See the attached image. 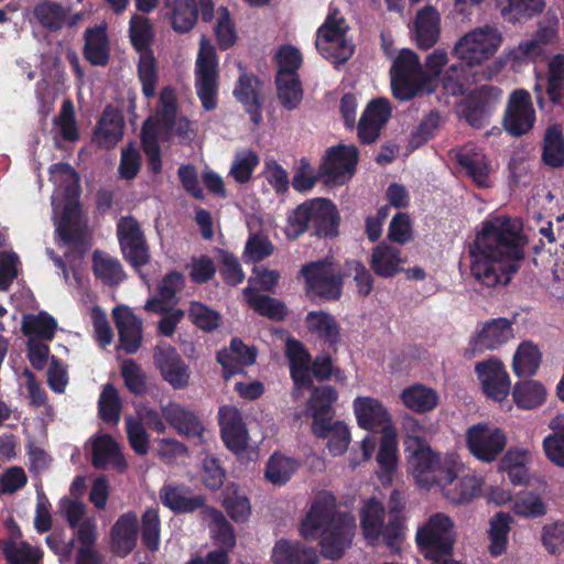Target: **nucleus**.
Returning a JSON list of instances; mask_svg holds the SVG:
<instances>
[{
    "instance_id": "nucleus-58",
    "label": "nucleus",
    "mask_w": 564,
    "mask_h": 564,
    "mask_svg": "<svg viewBox=\"0 0 564 564\" xmlns=\"http://www.w3.org/2000/svg\"><path fill=\"white\" fill-rule=\"evenodd\" d=\"M260 163L259 155L252 150H242L236 153L230 170L229 175L240 184L248 183L254 170Z\"/></svg>"
},
{
    "instance_id": "nucleus-5",
    "label": "nucleus",
    "mask_w": 564,
    "mask_h": 564,
    "mask_svg": "<svg viewBox=\"0 0 564 564\" xmlns=\"http://www.w3.org/2000/svg\"><path fill=\"white\" fill-rule=\"evenodd\" d=\"M315 46L318 53L333 64L346 63L354 54L349 26L337 11L328 14L317 29Z\"/></svg>"
},
{
    "instance_id": "nucleus-51",
    "label": "nucleus",
    "mask_w": 564,
    "mask_h": 564,
    "mask_svg": "<svg viewBox=\"0 0 564 564\" xmlns=\"http://www.w3.org/2000/svg\"><path fill=\"white\" fill-rule=\"evenodd\" d=\"M204 520L208 523L213 538L225 549L232 550L236 545V536L224 514L214 509L203 510Z\"/></svg>"
},
{
    "instance_id": "nucleus-48",
    "label": "nucleus",
    "mask_w": 564,
    "mask_h": 564,
    "mask_svg": "<svg viewBox=\"0 0 564 564\" xmlns=\"http://www.w3.org/2000/svg\"><path fill=\"white\" fill-rule=\"evenodd\" d=\"M541 362V352L532 341L521 343L513 355L512 370L518 377L535 373Z\"/></svg>"
},
{
    "instance_id": "nucleus-36",
    "label": "nucleus",
    "mask_w": 564,
    "mask_h": 564,
    "mask_svg": "<svg viewBox=\"0 0 564 564\" xmlns=\"http://www.w3.org/2000/svg\"><path fill=\"white\" fill-rule=\"evenodd\" d=\"M405 262L400 249L387 243H379L372 249L370 267L381 278H392L402 271Z\"/></svg>"
},
{
    "instance_id": "nucleus-39",
    "label": "nucleus",
    "mask_w": 564,
    "mask_h": 564,
    "mask_svg": "<svg viewBox=\"0 0 564 564\" xmlns=\"http://www.w3.org/2000/svg\"><path fill=\"white\" fill-rule=\"evenodd\" d=\"M107 24L102 23L85 31L84 54L93 65L104 66L109 59Z\"/></svg>"
},
{
    "instance_id": "nucleus-44",
    "label": "nucleus",
    "mask_w": 564,
    "mask_h": 564,
    "mask_svg": "<svg viewBox=\"0 0 564 564\" xmlns=\"http://www.w3.org/2000/svg\"><path fill=\"white\" fill-rule=\"evenodd\" d=\"M511 511L514 516L524 519H536L547 512V505L543 497L533 490H521L513 496Z\"/></svg>"
},
{
    "instance_id": "nucleus-3",
    "label": "nucleus",
    "mask_w": 564,
    "mask_h": 564,
    "mask_svg": "<svg viewBox=\"0 0 564 564\" xmlns=\"http://www.w3.org/2000/svg\"><path fill=\"white\" fill-rule=\"evenodd\" d=\"M421 429L414 419L406 420L405 430L409 432L404 442L406 468L417 487L431 490L437 488L443 479H449L459 466V456L455 453L442 455L433 451L427 442L415 434Z\"/></svg>"
},
{
    "instance_id": "nucleus-63",
    "label": "nucleus",
    "mask_w": 564,
    "mask_h": 564,
    "mask_svg": "<svg viewBox=\"0 0 564 564\" xmlns=\"http://www.w3.org/2000/svg\"><path fill=\"white\" fill-rule=\"evenodd\" d=\"M214 32L220 48L227 50L236 43L237 33L228 9L221 7L217 10Z\"/></svg>"
},
{
    "instance_id": "nucleus-60",
    "label": "nucleus",
    "mask_w": 564,
    "mask_h": 564,
    "mask_svg": "<svg viewBox=\"0 0 564 564\" xmlns=\"http://www.w3.org/2000/svg\"><path fill=\"white\" fill-rule=\"evenodd\" d=\"M544 8V0H509L501 8V14L507 21L517 22L541 13Z\"/></svg>"
},
{
    "instance_id": "nucleus-8",
    "label": "nucleus",
    "mask_w": 564,
    "mask_h": 564,
    "mask_svg": "<svg viewBox=\"0 0 564 564\" xmlns=\"http://www.w3.org/2000/svg\"><path fill=\"white\" fill-rule=\"evenodd\" d=\"M415 540L426 558L449 555L455 540L454 522L443 512L433 513L419 525Z\"/></svg>"
},
{
    "instance_id": "nucleus-54",
    "label": "nucleus",
    "mask_w": 564,
    "mask_h": 564,
    "mask_svg": "<svg viewBox=\"0 0 564 564\" xmlns=\"http://www.w3.org/2000/svg\"><path fill=\"white\" fill-rule=\"evenodd\" d=\"M543 160L553 167L564 164V138L560 124H552L545 131Z\"/></svg>"
},
{
    "instance_id": "nucleus-32",
    "label": "nucleus",
    "mask_w": 564,
    "mask_h": 564,
    "mask_svg": "<svg viewBox=\"0 0 564 564\" xmlns=\"http://www.w3.org/2000/svg\"><path fill=\"white\" fill-rule=\"evenodd\" d=\"M139 520L134 512H126L119 517L111 529L113 551L121 556L129 554L137 544Z\"/></svg>"
},
{
    "instance_id": "nucleus-37",
    "label": "nucleus",
    "mask_w": 564,
    "mask_h": 564,
    "mask_svg": "<svg viewBox=\"0 0 564 564\" xmlns=\"http://www.w3.org/2000/svg\"><path fill=\"white\" fill-rule=\"evenodd\" d=\"M235 64L238 67L240 75L234 89V96L238 101L247 107V111L251 115L252 121L254 123H259L261 115L258 110L262 105V99L257 90V82L246 73L240 62L235 61Z\"/></svg>"
},
{
    "instance_id": "nucleus-62",
    "label": "nucleus",
    "mask_w": 564,
    "mask_h": 564,
    "mask_svg": "<svg viewBox=\"0 0 564 564\" xmlns=\"http://www.w3.org/2000/svg\"><path fill=\"white\" fill-rule=\"evenodd\" d=\"M377 460L387 474L395 468L398 463V434L395 429H388L382 433Z\"/></svg>"
},
{
    "instance_id": "nucleus-41",
    "label": "nucleus",
    "mask_w": 564,
    "mask_h": 564,
    "mask_svg": "<svg viewBox=\"0 0 564 564\" xmlns=\"http://www.w3.org/2000/svg\"><path fill=\"white\" fill-rule=\"evenodd\" d=\"M162 503L175 512H192L205 507L202 496H193L185 487L165 485L160 490Z\"/></svg>"
},
{
    "instance_id": "nucleus-46",
    "label": "nucleus",
    "mask_w": 564,
    "mask_h": 564,
    "mask_svg": "<svg viewBox=\"0 0 564 564\" xmlns=\"http://www.w3.org/2000/svg\"><path fill=\"white\" fill-rule=\"evenodd\" d=\"M299 467L300 463L296 459L274 453L267 462L264 477L270 484L282 486L292 478Z\"/></svg>"
},
{
    "instance_id": "nucleus-19",
    "label": "nucleus",
    "mask_w": 564,
    "mask_h": 564,
    "mask_svg": "<svg viewBox=\"0 0 564 564\" xmlns=\"http://www.w3.org/2000/svg\"><path fill=\"white\" fill-rule=\"evenodd\" d=\"M352 409L359 427L367 431H381L395 429L392 415L381 400L362 395L352 402Z\"/></svg>"
},
{
    "instance_id": "nucleus-10",
    "label": "nucleus",
    "mask_w": 564,
    "mask_h": 564,
    "mask_svg": "<svg viewBox=\"0 0 564 564\" xmlns=\"http://www.w3.org/2000/svg\"><path fill=\"white\" fill-rule=\"evenodd\" d=\"M465 446L481 463L495 462L508 445L507 432L496 423L484 421L469 425L464 434Z\"/></svg>"
},
{
    "instance_id": "nucleus-27",
    "label": "nucleus",
    "mask_w": 564,
    "mask_h": 564,
    "mask_svg": "<svg viewBox=\"0 0 564 564\" xmlns=\"http://www.w3.org/2000/svg\"><path fill=\"white\" fill-rule=\"evenodd\" d=\"M390 115L391 109L387 99L379 98L369 102L358 124L359 139L364 143L373 142Z\"/></svg>"
},
{
    "instance_id": "nucleus-55",
    "label": "nucleus",
    "mask_w": 564,
    "mask_h": 564,
    "mask_svg": "<svg viewBox=\"0 0 564 564\" xmlns=\"http://www.w3.org/2000/svg\"><path fill=\"white\" fill-rule=\"evenodd\" d=\"M448 63L447 52L442 48L434 50L425 58L423 79V91L433 93L438 86V79L442 76L443 68Z\"/></svg>"
},
{
    "instance_id": "nucleus-43",
    "label": "nucleus",
    "mask_w": 564,
    "mask_h": 564,
    "mask_svg": "<svg viewBox=\"0 0 564 564\" xmlns=\"http://www.w3.org/2000/svg\"><path fill=\"white\" fill-rule=\"evenodd\" d=\"M184 278L178 272L167 274L159 289L158 296L149 300L144 308L148 312L160 313L175 304V294L183 288Z\"/></svg>"
},
{
    "instance_id": "nucleus-56",
    "label": "nucleus",
    "mask_w": 564,
    "mask_h": 564,
    "mask_svg": "<svg viewBox=\"0 0 564 564\" xmlns=\"http://www.w3.org/2000/svg\"><path fill=\"white\" fill-rule=\"evenodd\" d=\"M514 402L523 409H534L546 400V389L538 381H522L514 386Z\"/></svg>"
},
{
    "instance_id": "nucleus-42",
    "label": "nucleus",
    "mask_w": 564,
    "mask_h": 564,
    "mask_svg": "<svg viewBox=\"0 0 564 564\" xmlns=\"http://www.w3.org/2000/svg\"><path fill=\"white\" fill-rule=\"evenodd\" d=\"M400 399L406 409L416 413H426L434 410L440 401V397L434 389L421 383L403 389Z\"/></svg>"
},
{
    "instance_id": "nucleus-34",
    "label": "nucleus",
    "mask_w": 564,
    "mask_h": 564,
    "mask_svg": "<svg viewBox=\"0 0 564 564\" xmlns=\"http://www.w3.org/2000/svg\"><path fill=\"white\" fill-rule=\"evenodd\" d=\"M413 30L420 48L432 47L440 37V13L431 6L424 7L416 13Z\"/></svg>"
},
{
    "instance_id": "nucleus-64",
    "label": "nucleus",
    "mask_w": 564,
    "mask_h": 564,
    "mask_svg": "<svg viewBox=\"0 0 564 564\" xmlns=\"http://www.w3.org/2000/svg\"><path fill=\"white\" fill-rule=\"evenodd\" d=\"M7 558L13 564L39 563L43 556L39 547L23 541L9 542L4 547Z\"/></svg>"
},
{
    "instance_id": "nucleus-22",
    "label": "nucleus",
    "mask_w": 564,
    "mask_h": 564,
    "mask_svg": "<svg viewBox=\"0 0 564 564\" xmlns=\"http://www.w3.org/2000/svg\"><path fill=\"white\" fill-rule=\"evenodd\" d=\"M556 39V31L553 26L541 29L533 37L523 40L518 46L507 53V59L513 68L520 67L527 62H536L546 54V46Z\"/></svg>"
},
{
    "instance_id": "nucleus-29",
    "label": "nucleus",
    "mask_w": 564,
    "mask_h": 564,
    "mask_svg": "<svg viewBox=\"0 0 564 564\" xmlns=\"http://www.w3.org/2000/svg\"><path fill=\"white\" fill-rule=\"evenodd\" d=\"M458 164L466 171L467 175L480 187L490 186V173L492 166L486 155L475 145H465L456 152Z\"/></svg>"
},
{
    "instance_id": "nucleus-38",
    "label": "nucleus",
    "mask_w": 564,
    "mask_h": 564,
    "mask_svg": "<svg viewBox=\"0 0 564 564\" xmlns=\"http://www.w3.org/2000/svg\"><path fill=\"white\" fill-rule=\"evenodd\" d=\"M123 135V119L121 113L107 108L95 130L94 141L102 148H113Z\"/></svg>"
},
{
    "instance_id": "nucleus-28",
    "label": "nucleus",
    "mask_w": 564,
    "mask_h": 564,
    "mask_svg": "<svg viewBox=\"0 0 564 564\" xmlns=\"http://www.w3.org/2000/svg\"><path fill=\"white\" fill-rule=\"evenodd\" d=\"M286 357L295 386L293 397L297 399L301 397L300 390L311 384V357L302 344L294 339L286 341Z\"/></svg>"
},
{
    "instance_id": "nucleus-40",
    "label": "nucleus",
    "mask_w": 564,
    "mask_h": 564,
    "mask_svg": "<svg viewBox=\"0 0 564 564\" xmlns=\"http://www.w3.org/2000/svg\"><path fill=\"white\" fill-rule=\"evenodd\" d=\"M271 560L273 564H314L316 554L297 541L281 539L272 549Z\"/></svg>"
},
{
    "instance_id": "nucleus-31",
    "label": "nucleus",
    "mask_w": 564,
    "mask_h": 564,
    "mask_svg": "<svg viewBox=\"0 0 564 564\" xmlns=\"http://www.w3.org/2000/svg\"><path fill=\"white\" fill-rule=\"evenodd\" d=\"M91 442V463L96 468L111 467L118 471H123L127 463L120 452L117 442L107 434H102L90 440Z\"/></svg>"
},
{
    "instance_id": "nucleus-57",
    "label": "nucleus",
    "mask_w": 564,
    "mask_h": 564,
    "mask_svg": "<svg viewBox=\"0 0 564 564\" xmlns=\"http://www.w3.org/2000/svg\"><path fill=\"white\" fill-rule=\"evenodd\" d=\"M57 328L56 321L45 312L36 315L30 314L23 317L22 330L28 336L51 340Z\"/></svg>"
},
{
    "instance_id": "nucleus-1",
    "label": "nucleus",
    "mask_w": 564,
    "mask_h": 564,
    "mask_svg": "<svg viewBox=\"0 0 564 564\" xmlns=\"http://www.w3.org/2000/svg\"><path fill=\"white\" fill-rule=\"evenodd\" d=\"M525 240L518 218L498 216L486 221L470 249L473 276L489 289L507 285L518 270Z\"/></svg>"
},
{
    "instance_id": "nucleus-21",
    "label": "nucleus",
    "mask_w": 564,
    "mask_h": 564,
    "mask_svg": "<svg viewBox=\"0 0 564 564\" xmlns=\"http://www.w3.org/2000/svg\"><path fill=\"white\" fill-rule=\"evenodd\" d=\"M154 364L162 378L174 389L188 387L191 371L175 348L167 344L159 345L154 350Z\"/></svg>"
},
{
    "instance_id": "nucleus-47",
    "label": "nucleus",
    "mask_w": 564,
    "mask_h": 564,
    "mask_svg": "<svg viewBox=\"0 0 564 564\" xmlns=\"http://www.w3.org/2000/svg\"><path fill=\"white\" fill-rule=\"evenodd\" d=\"M275 82L280 104L288 110L296 109L303 99V89L297 75L278 73Z\"/></svg>"
},
{
    "instance_id": "nucleus-61",
    "label": "nucleus",
    "mask_w": 564,
    "mask_h": 564,
    "mask_svg": "<svg viewBox=\"0 0 564 564\" xmlns=\"http://www.w3.org/2000/svg\"><path fill=\"white\" fill-rule=\"evenodd\" d=\"M307 327L317 336L329 344H335L339 338V328L336 321L324 312H311L306 317Z\"/></svg>"
},
{
    "instance_id": "nucleus-9",
    "label": "nucleus",
    "mask_w": 564,
    "mask_h": 564,
    "mask_svg": "<svg viewBox=\"0 0 564 564\" xmlns=\"http://www.w3.org/2000/svg\"><path fill=\"white\" fill-rule=\"evenodd\" d=\"M384 508L382 503L371 498L360 510V523L366 540L377 545L382 541L391 552H398L403 540V530L398 520H391L383 525Z\"/></svg>"
},
{
    "instance_id": "nucleus-7",
    "label": "nucleus",
    "mask_w": 564,
    "mask_h": 564,
    "mask_svg": "<svg viewBox=\"0 0 564 564\" xmlns=\"http://www.w3.org/2000/svg\"><path fill=\"white\" fill-rule=\"evenodd\" d=\"M502 41V34L497 28H476L455 43L453 55L468 66L481 65L497 53Z\"/></svg>"
},
{
    "instance_id": "nucleus-11",
    "label": "nucleus",
    "mask_w": 564,
    "mask_h": 564,
    "mask_svg": "<svg viewBox=\"0 0 564 564\" xmlns=\"http://www.w3.org/2000/svg\"><path fill=\"white\" fill-rule=\"evenodd\" d=\"M194 79L196 94L204 109H215L218 94V57L215 46L206 36H202L199 41Z\"/></svg>"
},
{
    "instance_id": "nucleus-35",
    "label": "nucleus",
    "mask_w": 564,
    "mask_h": 564,
    "mask_svg": "<svg viewBox=\"0 0 564 564\" xmlns=\"http://www.w3.org/2000/svg\"><path fill=\"white\" fill-rule=\"evenodd\" d=\"M256 357L257 351L253 347H248L240 339L235 338L229 348L218 352L217 360L224 368L225 379L228 380L241 367L252 365Z\"/></svg>"
},
{
    "instance_id": "nucleus-18",
    "label": "nucleus",
    "mask_w": 564,
    "mask_h": 564,
    "mask_svg": "<svg viewBox=\"0 0 564 564\" xmlns=\"http://www.w3.org/2000/svg\"><path fill=\"white\" fill-rule=\"evenodd\" d=\"M475 373L485 395L494 401H503L510 391L511 381L502 361L490 357L475 365Z\"/></svg>"
},
{
    "instance_id": "nucleus-17",
    "label": "nucleus",
    "mask_w": 564,
    "mask_h": 564,
    "mask_svg": "<svg viewBox=\"0 0 564 564\" xmlns=\"http://www.w3.org/2000/svg\"><path fill=\"white\" fill-rule=\"evenodd\" d=\"M535 110L531 95L524 89H516L508 99L503 116V128L514 137L528 133L534 126Z\"/></svg>"
},
{
    "instance_id": "nucleus-26",
    "label": "nucleus",
    "mask_w": 564,
    "mask_h": 564,
    "mask_svg": "<svg viewBox=\"0 0 564 564\" xmlns=\"http://www.w3.org/2000/svg\"><path fill=\"white\" fill-rule=\"evenodd\" d=\"M113 318L119 333L120 347L132 354L138 350L142 339V322L128 306L113 310Z\"/></svg>"
},
{
    "instance_id": "nucleus-13",
    "label": "nucleus",
    "mask_w": 564,
    "mask_h": 564,
    "mask_svg": "<svg viewBox=\"0 0 564 564\" xmlns=\"http://www.w3.org/2000/svg\"><path fill=\"white\" fill-rule=\"evenodd\" d=\"M391 89L399 100H409L423 91V69L419 56L411 50H402L391 67Z\"/></svg>"
},
{
    "instance_id": "nucleus-24",
    "label": "nucleus",
    "mask_w": 564,
    "mask_h": 564,
    "mask_svg": "<svg viewBox=\"0 0 564 564\" xmlns=\"http://www.w3.org/2000/svg\"><path fill=\"white\" fill-rule=\"evenodd\" d=\"M219 425L221 437L228 449L239 454L248 446V431L240 411L232 405H224L219 409Z\"/></svg>"
},
{
    "instance_id": "nucleus-16",
    "label": "nucleus",
    "mask_w": 564,
    "mask_h": 564,
    "mask_svg": "<svg viewBox=\"0 0 564 564\" xmlns=\"http://www.w3.org/2000/svg\"><path fill=\"white\" fill-rule=\"evenodd\" d=\"M357 150L352 145H341L327 150L319 165V174L328 185L345 184L355 173Z\"/></svg>"
},
{
    "instance_id": "nucleus-23",
    "label": "nucleus",
    "mask_w": 564,
    "mask_h": 564,
    "mask_svg": "<svg viewBox=\"0 0 564 564\" xmlns=\"http://www.w3.org/2000/svg\"><path fill=\"white\" fill-rule=\"evenodd\" d=\"M464 471V463L459 459V466L451 475L449 479H443L437 489L454 505L465 503L477 496L481 479L476 475H460Z\"/></svg>"
},
{
    "instance_id": "nucleus-33",
    "label": "nucleus",
    "mask_w": 564,
    "mask_h": 564,
    "mask_svg": "<svg viewBox=\"0 0 564 564\" xmlns=\"http://www.w3.org/2000/svg\"><path fill=\"white\" fill-rule=\"evenodd\" d=\"M304 204L310 226L314 227L318 235H332L339 219L335 205L326 198L308 199Z\"/></svg>"
},
{
    "instance_id": "nucleus-53",
    "label": "nucleus",
    "mask_w": 564,
    "mask_h": 564,
    "mask_svg": "<svg viewBox=\"0 0 564 564\" xmlns=\"http://www.w3.org/2000/svg\"><path fill=\"white\" fill-rule=\"evenodd\" d=\"M93 260L95 275L104 283L118 284L124 280L126 274L118 259L96 250Z\"/></svg>"
},
{
    "instance_id": "nucleus-59",
    "label": "nucleus",
    "mask_w": 564,
    "mask_h": 564,
    "mask_svg": "<svg viewBox=\"0 0 564 564\" xmlns=\"http://www.w3.org/2000/svg\"><path fill=\"white\" fill-rule=\"evenodd\" d=\"M224 506L235 522H245L251 514V506L247 496L237 487L226 489Z\"/></svg>"
},
{
    "instance_id": "nucleus-2",
    "label": "nucleus",
    "mask_w": 564,
    "mask_h": 564,
    "mask_svg": "<svg viewBox=\"0 0 564 564\" xmlns=\"http://www.w3.org/2000/svg\"><path fill=\"white\" fill-rule=\"evenodd\" d=\"M355 530V517L337 511L336 498L330 492L315 497L300 524V534L317 540L322 554L330 560L343 556L351 545Z\"/></svg>"
},
{
    "instance_id": "nucleus-49",
    "label": "nucleus",
    "mask_w": 564,
    "mask_h": 564,
    "mask_svg": "<svg viewBox=\"0 0 564 564\" xmlns=\"http://www.w3.org/2000/svg\"><path fill=\"white\" fill-rule=\"evenodd\" d=\"M243 297L252 310L270 319L281 321L286 316L288 311L285 305L276 299L260 295L251 288L243 290Z\"/></svg>"
},
{
    "instance_id": "nucleus-15",
    "label": "nucleus",
    "mask_w": 564,
    "mask_h": 564,
    "mask_svg": "<svg viewBox=\"0 0 564 564\" xmlns=\"http://www.w3.org/2000/svg\"><path fill=\"white\" fill-rule=\"evenodd\" d=\"M301 274L311 296L336 300L341 293L339 269L329 259L318 260L302 267Z\"/></svg>"
},
{
    "instance_id": "nucleus-4",
    "label": "nucleus",
    "mask_w": 564,
    "mask_h": 564,
    "mask_svg": "<svg viewBox=\"0 0 564 564\" xmlns=\"http://www.w3.org/2000/svg\"><path fill=\"white\" fill-rule=\"evenodd\" d=\"M50 180L55 186L52 206L56 232L65 242L76 241L84 234L78 205L79 177L69 164L57 163L50 169Z\"/></svg>"
},
{
    "instance_id": "nucleus-14",
    "label": "nucleus",
    "mask_w": 564,
    "mask_h": 564,
    "mask_svg": "<svg viewBox=\"0 0 564 564\" xmlns=\"http://www.w3.org/2000/svg\"><path fill=\"white\" fill-rule=\"evenodd\" d=\"M514 337L512 322L505 317L480 323L469 338L465 357L474 359L486 351H492Z\"/></svg>"
},
{
    "instance_id": "nucleus-12",
    "label": "nucleus",
    "mask_w": 564,
    "mask_h": 564,
    "mask_svg": "<svg viewBox=\"0 0 564 564\" xmlns=\"http://www.w3.org/2000/svg\"><path fill=\"white\" fill-rule=\"evenodd\" d=\"M176 117L175 91L171 87L162 89L156 116L148 119L142 129V144L147 154L149 167L153 173H160L162 162L156 144V127L167 126Z\"/></svg>"
},
{
    "instance_id": "nucleus-45",
    "label": "nucleus",
    "mask_w": 564,
    "mask_h": 564,
    "mask_svg": "<svg viewBox=\"0 0 564 564\" xmlns=\"http://www.w3.org/2000/svg\"><path fill=\"white\" fill-rule=\"evenodd\" d=\"M512 517L507 512L496 513L489 521V545L488 550L492 556H499L507 550L508 535Z\"/></svg>"
},
{
    "instance_id": "nucleus-50",
    "label": "nucleus",
    "mask_w": 564,
    "mask_h": 564,
    "mask_svg": "<svg viewBox=\"0 0 564 564\" xmlns=\"http://www.w3.org/2000/svg\"><path fill=\"white\" fill-rule=\"evenodd\" d=\"M322 434H315L321 438H328L327 448L333 456L345 454L351 441L348 425L343 421H328L324 423Z\"/></svg>"
},
{
    "instance_id": "nucleus-52",
    "label": "nucleus",
    "mask_w": 564,
    "mask_h": 564,
    "mask_svg": "<svg viewBox=\"0 0 564 564\" xmlns=\"http://www.w3.org/2000/svg\"><path fill=\"white\" fill-rule=\"evenodd\" d=\"M171 24L175 32L186 33L191 31L197 22V7L195 0H172Z\"/></svg>"
},
{
    "instance_id": "nucleus-20",
    "label": "nucleus",
    "mask_w": 564,
    "mask_h": 564,
    "mask_svg": "<svg viewBox=\"0 0 564 564\" xmlns=\"http://www.w3.org/2000/svg\"><path fill=\"white\" fill-rule=\"evenodd\" d=\"M117 232L126 260L135 269L144 265L150 256L143 232L137 220L131 217L122 218L118 223Z\"/></svg>"
},
{
    "instance_id": "nucleus-25",
    "label": "nucleus",
    "mask_w": 564,
    "mask_h": 564,
    "mask_svg": "<svg viewBox=\"0 0 564 564\" xmlns=\"http://www.w3.org/2000/svg\"><path fill=\"white\" fill-rule=\"evenodd\" d=\"M162 414L180 435L206 443L205 429L192 411L177 403H169L162 409Z\"/></svg>"
},
{
    "instance_id": "nucleus-30",
    "label": "nucleus",
    "mask_w": 564,
    "mask_h": 564,
    "mask_svg": "<svg viewBox=\"0 0 564 564\" xmlns=\"http://www.w3.org/2000/svg\"><path fill=\"white\" fill-rule=\"evenodd\" d=\"M337 400V392L330 386L315 388L307 401V413L312 416L313 434H322L324 423L332 421L330 409Z\"/></svg>"
},
{
    "instance_id": "nucleus-6",
    "label": "nucleus",
    "mask_w": 564,
    "mask_h": 564,
    "mask_svg": "<svg viewBox=\"0 0 564 564\" xmlns=\"http://www.w3.org/2000/svg\"><path fill=\"white\" fill-rule=\"evenodd\" d=\"M129 35L132 45L140 53L139 78L142 91L147 97H153L156 89V62L150 45L154 33L150 20L143 15L134 14L130 19Z\"/></svg>"
}]
</instances>
